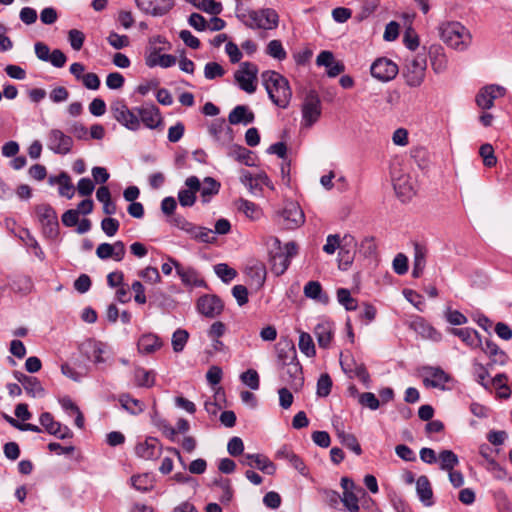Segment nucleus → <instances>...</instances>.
Wrapping results in <instances>:
<instances>
[{
    "label": "nucleus",
    "instance_id": "nucleus-1",
    "mask_svg": "<svg viewBox=\"0 0 512 512\" xmlns=\"http://www.w3.org/2000/svg\"><path fill=\"white\" fill-rule=\"evenodd\" d=\"M261 79L269 99L279 108H287L292 98V89L288 79L271 70L264 71L261 74Z\"/></svg>",
    "mask_w": 512,
    "mask_h": 512
},
{
    "label": "nucleus",
    "instance_id": "nucleus-2",
    "mask_svg": "<svg viewBox=\"0 0 512 512\" xmlns=\"http://www.w3.org/2000/svg\"><path fill=\"white\" fill-rule=\"evenodd\" d=\"M441 39L450 47L465 50L471 43L469 30L459 22H445L439 26Z\"/></svg>",
    "mask_w": 512,
    "mask_h": 512
},
{
    "label": "nucleus",
    "instance_id": "nucleus-3",
    "mask_svg": "<svg viewBox=\"0 0 512 512\" xmlns=\"http://www.w3.org/2000/svg\"><path fill=\"white\" fill-rule=\"evenodd\" d=\"M238 17L251 29L273 30L279 24V15L272 8L250 10L247 14L242 13Z\"/></svg>",
    "mask_w": 512,
    "mask_h": 512
},
{
    "label": "nucleus",
    "instance_id": "nucleus-4",
    "mask_svg": "<svg viewBox=\"0 0 512 512\" xmlns=\"http://www.w3.org/2000/svg\"><path fill=\"white\" fill-rule=\"evenodd\" d=\"M426 69L427 57L425 52L406 59L402 72L406 84L410 87H419L424 82Z\"/></svg>",
    "mask_w": 512,
    "mask_h": 512
},
{
    "label": "nucleus",
    "instance_id": "nucleus-5",
    "mask_svg": "<svg viewBox=\"0 0 512 512\" xmlns=\"http://www.w3.org/2000/svg\"><path fill=\"white\" fill-rule=\"evenodd\" d=\"M110 110L113 118L128 130L138 131L140 129L141 121L137 112L135 109H129L123 100L114 101L110 106Z\"/></svg>",
    "mask_w": 512,
    "mask_h": 512
},
{
    "label": "nucleus",
    "instance_id": "nucleus-6",
    "mask_svg": "<svg viewBox=\"0 0 512 512\" xmlns=\"http://www.w3.org/2000/svg\"><path fill=\"white\" fill-rule=\"evenodd\" d=\"M258 67L251 62H243L234 73L236 83L240 89L252 94L257 89Z\"/></svg>",
    "mask_w": 512,
    "mask_h": 512
},
{
    "label": "nucleus",
    "instance_id": "nucleus-7",
    "mask_svg": "<svg viewBox=\"0 0 512 512\" xmlns=\"http://www.w3.org/2000/svg\"><path fill=\"white\" fill-rule=\"evenodd\" d=\"M302 125L306 128L315 124L321 116V100L316 91H309L302 103Z\"/></svg>",
    "mask_w": 512,
    "mask_h": 512
},
{
    "label": "nucleus",
    "instance_id": "nucleus-8",
    "mask_svg": "<svg viewBox=\"0 0 512 512\" xmlns=\"http://www.w3.org/2000/svg\"><path fill=\"white\" fill-rule=\"evenodd\" d=\"M305 221L304 213L296 202H287L277 213V222L286 229L300 227Z\"/></svg>",
    "mask_w": 512,
    "mask_h": 512
},
{
    "label": "nucleus",
    "instance_id": "nucleus-9",
    "mask_svg": "<svg viewBox=\"0 0 512 512\" xmlns=\"http://www.w3.org/2000/svg\"><path fill=\"white\" fill-rule=\"evenodd\" d=\"M297 254V245L294 242L285 244L283 250L271 255V270L276 276L282 275L290 265L291 258Z\"/></svg>",
    "mask_w": 512,
    "mask_h": 512
},
{
    "label": "nucleus",
    "instance_id": "nucleus-10",
    "mask_svg": "<svg viewBox=\"0 0 512 512\" xmlns=\"http://www.w3.org/2000/svg\"><path fill=\"white\" fill-rule=\"evenodd\" d=\"M73 138L60 129H51L47 134V147L55 154L66 155L72 151Z\"/></svg>",
    "mask_w": 512,
    "mask_h": 512
},
{
    "label": "nucleus",
    "instance_id": "nucleus-11",
    "mask_svg": "<svg viewBox=\"0 0 512 512\" xmlns=\"http://www.w3.org/2000/svg\"><path fill=\"white\" fill-rule=\"evenodd\" d=\"M196 308L201 315L207 318H216L222 313L224 304L218 296L206 294L197 300Z\"/></svg>",
    "mask_w": 512,
    "mask_h": 512
},
{
    "label": "nucleus",
    "instance_id": "nucleus-12",
    "mask_svg": "<svg viewBox=\"0 0 512 512\" xmlns=\"http://www.w3.org/2000/svg\"><path fill=\"white\" fill-rule=\"evenodd\" d=\"M370 71L374 78L388 82L398 74V66L388 58H378L372 63Z\"/></svg>",
    "mask_w": 512,
    "mask_h": 512
},
{
    "label": "nucleus",
    "instance_id": "nucleus-13",
    "mask_svg": "<svg viewBox=\"0 0 512 512\" xmlns=\"http://www.w3.org/2000/svg\"><path fill=\"white\" fill-rule=\"evenodd\" d=\"M391 179L394 190L402 201H406L414 195V186L409 175L396 171V169L393 168L391 171Z\"/></svg>",
    "mask_w": 512,
    "mask_h": 512
},
{
    "label": "nucleus",
    "instance_id": "nucleus-14",
    "mask_svg": "<svg viewBox=\"0 0 512 512\" xmlns=\"http://www.w3.org/2000/svg\"><path fill=\"white\" fill-rule=\"evenodd\" d=\"M357 241L354 236L345 234L339 248L338 261L342 270H347L353 263L356 254Z\"/></svg>",
    "mask_w": 512,
    "mask_h": 512
},
{
    "label": "nucleus",
    "instance_id": "nucleus-15",
    "mask_svg": "<svg viewBox=\"0 0 512 512\" xmlns=\"http://www.w3.org/2000/svg\"><path fill=\"white\" fill-rule=\"evenodd\" d=\"M137 7L145 14L154 17L167 14L173 7V0H135Z\"/></svg>",
    "mask_w": 512,
    "mask_h": 512
},
{
    "label": "nucleus",
    "instance_id": "nucleus-16",
    "mask_svg": "<svg viewBox=\"0 0 512 512\" xmlns=\"http://www.w3.org/2000/svg\"><path fill=\"white\" fill-rule=\"evenodd\" d=\"M505 93L506 89L500 85H487L476 95V103L481 109H490L494 105V100L503 97Z\"/></svg>",
    "mask_w": 512,
    "mask_h": 512
},
{
    "label": "nucleus",
    "instance_id": "nucleus-17",
    "mask_svg": "<svg viewBox=\"0 0 512 512\" xmlns=\"http://www.w3.org/2000/svg\"><path fill=\"white\" fill-rule=\"evenodd\" d=\"M135 111L141 123L149 129H156L162 123L161 113L154 104H144Z\"/></svg>",
    "mask_w": 512,
    "mask_h": 512
},
{
    "label": "nucleus",
    "instance_id": "nucleus-18",
    "mask_svg": "<svg viewBox=\"0 0 512 512\" xmlns=\"http://www.w3.org/2000/svg\"><path fill=\"white\" fill-rule=\"evenodd\" d=\"M423 383L426 387L445 389V384L450 381V376L439 367H424Z\"/></svg>",
    "mask_w": 512,
    "mask_h": 512
},
{
    "label": "nucleus",
    "instance_id": "nucleus-19",
    "mask_svg": "<svg viewBox=\"0 0 512 512\" xmlns=\"http://www.w3.org/2000/svg\"><path fill=\"white\" fill-rule=\"evenodd\" d=\"M240 462L245 466L256 467L268 475H273L276 471L275 465L262 454H245Z\"/></svg>",
    "mask_w": 512,
    "mask_h": 512
},
{
    "label": "nucleus",
    "instance_id": "nucleus-20",
    "mask_svg": "<svg viewBox=\"0 0 512 512\" xmlns=\"http://www.w3.org/2000/svg\"><path fill=\"white\" fill-rule=\"evenodd\" d=\"M408 327L421 337L437 341L440 339L438 332L422 317L413 316L407 323Z\"/></svg>",
    "mask_w": 512,
    "mask_h": 512
},
{
    "label": "nucleus",
    "instance_id": "nucleus-21",
    "mask_svg": "<svg viewBox=\"0 0 512 512\" xmlns=\"http://www.w3.org/2000/svg\"><path fill=\"white\" fill-rule=\"evenodd\" d=\"M161 447L156 438L149 437L144 442L138 443L135 447V453L138 457L145 460H152L159 457Z\"/></svg>",
    "mask_w": 512,
    "mask_h": 512
},
{
    "label": "nucleus",
    "instance_id": "nucleus-22",
    "mask_svg": "<svg viewBox=\"0 0 512 512\" xmlns=\"http://www.w3.org/2000/svg\"><path fill=\"white\" fill-rule=\"evenodd\" d=\"M210 134L222 146L229 145L234 139L232 129L225 123L224 120L214 122L209 128Z\"/></svg>",
    "mask_w": 512,
    "mask_h": 512
},
{
    "label": "nucleus",
    "instance_id": "nucleus-23",
    "mask_svg": "<svg viewBox=\"0 0 512 512\" xmlns=\"http://www.w3.org/2000/svg\"><path fill=\"white\" fill-rule=\"evenodd\" d=\"M36 213L43 226H46L51 234L56 233L58 221L54 209L50 205L41 204L36 207Z\"/></svg>",
    "mask_w": 512,
    "mask_h": 512
},
{
    "label": "nucleus",
    "instance_id": "nucleus-24",
    "mask_svg": "<svg viewBox=\"0 0 512 512\" xmlns=\"http://www.w3.org/2000/svg\"><path fill=\"white\" fill-rule=\"evenodd\" d=\"M171 264L175 267L177 274L181 278V281L186 286L192 287H201L204 285V281L199 278L197 272L192 268L184 269L181 265L174 259H169Z\"/></svg>",
    "mask_w": 512,
    "mask_h": 512
},
{
    "label": "nucleus",
    "instance_id": "nucleus-25",
    "mask_svg": "<svg viewBox=\"0 0 512 512\" xmlns=\"http://www.w3.org/2000/svg\"><path fill=\"white\" fill-rule=\"evenodd\" d=\"M176 60L175 56L170 54H159L156 49L150 50L145 57V63L150 68L155 66L168 68L175 65Z\"/></svg>",
    "mask_w": 512,
    "mask_h": 512
},
{
    "label": "nucleus",
    "instance_id": "nucleus-26",
    "mask_svg": "<svg viewBox=\"0 0 512 512\" xmlns=\"http://www.w3.org/2000/svg\"><path fill=\"white\" fill-rule=\"evenodd\" d=\"M482 351L490 358V363L488 366L492 365H505L508 356L507 354L501 350L498 345L490 340L485 342V345L481 347Z\"/></svg>",
    "mask_w": 512,
    "mask_h": 512
},
{
    "label": "nucleus",
    "instance_id": "nucleus-27",
    "mask_svg": "<svg viewBox=\"0 0 512 512\" xmlns=\"http://www.w3.org/2000/svg\"><path fill=\"white\" fill-rule=\"evenodd\" d=\"M15 377L30 396L40 397L44 395V388L36 377L27 376L23 373H15Z\"/></svg>",
    "mask_w": 512,
    "mask_h": 512
},
{
    "label": "nucleus",
    "instance_id": "nucleus-28",
    "mask_svg": "<svg viewBox=\"0 0 512 512\" xmlns=\"http://www.w3.org/2000/svg\"><path fill=\"white\" fill-rule=\"evenodd\" d=\"M163 343L161 339L152 333L142 335L137 343L138 351L142 354H151L159 350Z\"/></svg>",
    "mask_w": 512,
    "mask_h": 512
},
{
    "label": "nucleus",
    "instance_id": "nucleus-29",
    "mask_svg": "<svg viewBox=\"0 0 512 512\" xmlns=\"http://www.w3.org/2000/svg\"><path fill=\"white\" fill-rule=\"evenodd\" d=\"M254 118V113L247 106L238 105L229 113L228 121L232 125L240 123L247 125L252 123Z\"/></svg>",
    "mask_w": 512,
    "mask_h": 512
},
{
    "label": "nucleus",
    "instance_id": "nucleus-30",
    "mask_svg": "<svg viewBox=\"0 0 512 512\" xmlns=\"http://www.w3.org/2000/svg\"><path fill=\"white\" fill-rule=\"evenodd\" d=\"M450 332L459 337L470 348L481 346V339L478 332L471 328H451Z\"/></svg>",
    "mask_w": 512,
    "mask_h": 512
},
{
    "label": "nucleus",
    "instance_id": "nucleus-31",
    "mask_svg": "<svg viewBox=\"0 0 512 512\" xmlns=\"http://www.w3.org/2000/svg\"><path fill=\"white\" fill-rule=\"evenodd\" d=\"M429 55L431 60V66L435 73H442L443 71L446 70L448 60L441 46H431Z\"/></svg>",
    "mask_w": 512,
    "mask_h": 512
},
{
    "label": "nucleus",
    "instance_id": "nucleus-32",
    "mask_svg": "<svg viewBox=\"0 0 512 512\" xmlns=\"http://www.w3.org/2000/svg\"><path fill=\"white\" fill-rule=\"evenodd\" d=\"M87 357L95 364H102L107 361L104 357L105 349L101 342L88 341L83 344Z\"/></svg>",
    "mask_w": 512,
    "mask_h": 512
},
{
    "label": "nucleus",
    "instance_id": "nucleus-33",
    "mask_svg": "<svg viewBox=\"0 0 512 512\" xmlns=\"http://www.w3.org/2000/svg\"><path fill=\"white\" fill-rule=\"evenodd\" d=\"M333 333H334V329H333L331 323H329V322L319 323L314 328V334L317 338L318 345L321 348L329 347L331 340H332Z\"/></svg>",
    "mask_w": 512,
    "mask_h": 512
},
{
    "label": "nucleus",
    "instance_id": "nucleus-34",
    "mask_svg": "<svg viewBox=\"0 0 512 512\" xmlns=\"http://www.w3.org/2000/svg\"><path fill=\"white\" fill-rule=\"evenodd\" d=\"M427 250L418 243L414 244V260L412 276L418 278L422 275L426 265Z\"/></svg>",
    "mask_w": 512,
    "mask_h": 512
},
{
    "label": "nucleus",
    "instance_id": "nucleus-35",
    "mask_svg": "<svg viewBox=\"0 0 512 512\" xmlns=\"http://www.w3.org/2000/svg\"><path fill=\"white\" fill-rule=\"evenodd\" d=\"M416 491L420 500L426 506L432 505L433 492L427 476L422 475L416 480Z\"/></svg>",
    "mask_w": 512,
    "mask_h": 512
},
{
    "label": "nucleus",
    "instance_id": "nucleus-36",
    "mask_svg": "<svg viewBox=\"0 0 512 512\" xmlns=\"http://www.w3.org/2000/svg\"><path fill=\"white\" fill-rule=\"evenodd\" d=\"M228 155L238 162L245 164L246 166H254L253 153L247 148L240 145H233L230 148Z\"/></svg>",
    "mask_w": 512,
    "mask_h": 512
},
{
    "label": "nucleus",
    "instance_id": "nucleus-37",
    "mask_svg": "<svg viewBox=\"0 0 512 512\" xmlns=\"http://www.w3.org/2000/svg\"><path fill=\"white\" fill-rule=\"evenodd\" d=\"M50 183H57L60 185L59 194L68 199L74 196V186L71 183V179L65 172L61 173L58 177L50 178Z\"/></svg>",
    "mask_w": 512,
    "mask_h": 512
},
{
    "label": "nucleus",
    "instance_id": "nucleus-38",
    "mask_svg": "<svg viewBox=\"0 0 512 512\" xmlns=\"http://www.w3.org/2000/svg\"><path fill=\"white\" fill-rule=\"evenodd\" d=\"M119 402L125 410L134 415L140 414L145 409V404L142 401L132 398L129 394L121 395Z\"/></svg>",
    "mask_w": 512,
    "mask_h": 512
},
{
    "label": "nucleus",
    "instance_id": "nucleus-39",
    "mask_svg": "<svg viewBox=\"0 0 512 512\" xmlns=\"http://www.w3.org/2000/svg\"><path fill=\"white\" fill-rule=\"evenodd\" d=\"M135 384L139 387H152L155 382V376L152 371L145 370L144 368L137 367L134 370Z\"/></svg>",
    "mask_w": 512,
    "mask_h": 512
},
{
    "label": "nucleus",
    "instance_id": "nucleus-40",
    "mask_svg": "<svg viewBox=\"0 0 512 512\" xmlns=\"http://www.w3.org/2000/svg\"><path fill=\"white\" fill-rule=\"evenodd\" d=\"M459 464L458 456L451 450H443L439 453L440 469L444 471L453 470Z\"/></svg>",
    "mask_w": 512,
    "mask_h": 512
},
{
    "label": "nucleus",
    "instance_id": "nucleus-41",
    "mask_svg": "<svg viewBox=\"0 0 512 512\" xmlns=\"http://www.w3.org/2000/svg\"><path fill=\"white\" fill-rule=\"evenodd\" d=\"M337 436L340 439V442L356 455H360L362 453L361 446L353 434L346 433L344 430L338 428Z\"/></svg>",
    "mask_w": 512,
    "mask_h": 512
},
{
    "label": "nucleus",
    "instance_id": "nucleus-42",
    "mask_svg": "<svg viewBox=\"0 0 512 512\" xmlns=\"http://www.w3.org/2000/svg\"><path fill=\"white\" fill-rule=\"evenodd\" d=\"M193 239L203 243H213L216 240L213 230L194 225L190 234Z\"/></svg>",
    "mask_w": 512,
    "mask_h": 512
},
{
    "label": "nucleus",
    "instance_id": "nucleus-43",
    "mask_svg": "<svg viewBox=\"0 0 512 512\" xmlns=\"http://www.w3.org/2000/svg\"><path fill=\"white\" fill-rule=\"evenodd\" d=\"M300 351L307 357H314L316 354L315 345L311 335L307 332H300L299 343Z\"/></svg>",
    "mask_w": 512,
    "mask_h": 512
},
{
    "label": "nucleus",
    "instance_id": "nucleus-44",
    "mask_svg": "<svg viewBox=\"0 0 512 512\" xmlns=\"http://www.w3.org/2000/svg\"><path fill=\"white\" fill-rule=\"evenodd\" d=\"M131 484L136 490L141 492H147L153 488V480L149 474L132 476Z\"/></svg>",
    "mask_w": 512,
    "mask_h": 512
},
{
    "label": "nucleus",
    "instance_id": "nucleus-45",
    "mask_svg": "<svg viewBox=\"0 0 512 512\" xmlns=\"http://www.w3.org/2000/svg\"><path fill=\"white\" fill-rule=\"evenodd\" d=\"M473 374L475 377V380L483 386L485 389H490V382L487 381L489 378V371L488 368L485 367L483 364L474 361L473 362Z\"/></svg>",
    "mask_w": 512,
    "mask_h": 512
},
{
    "label": "nucleus",
    "instance_id": "nucleus-46",
    "mask_svg": "<svg viewBox=\"0 0 512 512\" xmlns=\"http://www.w3.org/2000/svg\"><path fill=\"white\" fill-rule=\"evenodd\" d=\"M239 210L251 220H258L262 216V211L259 206L248 200H240Z\"/></svg>",
    "mask_w": 512,
    "mask_h": 512
},
{
    "label": "nucleus",
    "instance_id": "nucleus-47",
    "mask_svg": "<svg viewBox=\"0 0 512 512\" xmlns=\"http://www.w3.org/2000/svg\"><path fill=\"white\" fill-rule=\"evenodd\" d=\"M266 53L278 61H283L287 57V52L280 40H271L267 45Z\"/></svg>",
    "mask_w": 512,
    "mask_h": 512
},
{
    "label": "nucleus",
    "instance_id": "nucleus-48",
    "mask_svg": "<svg viewBox=\"0 0 512 512\" xmlns=\"http://www.w3.org/2000/svg\"><path fill=\"white\" fill-rule=\"evenodd\" d=\"M337 300L348 311L357 309L356 299L351 296L350 291L346 288H339L337 290Z\"/></svg>",
    "mask_w": 512,
    "mask_h": 512
},
{
    "label": "nucleus",
    "instance_id": "nucleus-49",
    "mask_svg": "<svg viewBox=\"0 0 512 512\" xmlns=\"http://www.w3.org/2000/svg\"><path fill=\"white\" fill-rule=\"evenodd\" d=\"M220 183L217 182L212 177H206L203 181V185L201 186V195L204 198V201H208L209 197L215 195L219 192Z\"/></svg>",
    "mask_w": 512,
    "mask_h": 512
},
{
    "label": "nucleus",
    "instance_id": "nucleus-50",
    "mask_svg": "<svg viewBox=\"0 0 512 512\" xmlns=\"http://www.w3.org/2000/svg\"><path fill=\"white\" fill-rule=\"evenodd\" d=\"M214 271L216 275L225 283L232 281L237 276L236 270L229 267L225 263H219L215 265Z\"/></svg>",
    "mask_w": 512,
    "mask_h": 512
},
{
    "label": "nucleus",
    "instance_id": "nucleus-51",
    "mask_svg": "<svg viewBox=\"0 0 512 512\" xmlns=\"http://www.w3.org/2000/svg\"><path fill=\"white\" fill-rule=\"evenodd\" d=\"M189 338V334L184 329H177L172 335V347L174 352H181Z\"/></svg>",
    "mask_w": 512,
    "mask_h": 512
},
{
    "label": "nucleus",
    "instance_id": "nucleus-52",
    "mask_svg": "<svg viewBox=\"0 0 512 512\" xmlns=\"http://www.w3.org/2000/svg\"><path fill=\"white\" fill-rule=\"evenodd\" d=\"M241 381L252 390H258L260 386L259 375L256 370L248 369L240 376Z\"/></svg>",
    "mask_w": 512,
    "mask_h": 512
},
{
    "label": "nucleus",
    "instance_id": "nucleus-53",
    "mask_svg": "<svg viewBox=\"0 0 512 512\" xmlns=\"http://www.w3.org/2000/svg\"><path fill=\"white\" fill-rule=\"evenodd\" d=\"M480 156L483 158V163L486 167H493L497 163L494 155V149L490 144H483L479 150Z\"/></svg>",
    "mask_w": 512,
    "mask_h": 512
},
{
    "label": "nucleus",
    "instance_id": "nucleus-54",
    "mask_svg": "<svg viewBox=\"0 0 512 512\" xmlns=\"http://www.w3.org/2000/svg\"><path fill=\"white\" fill-rule=\"evenodd\" d=\"M195 7L213 15H217L222 11L221 3L215 0H200L195 3Z\"/></svg>",
    "mask_w": 512,
    "mask_h": 512
},
{
    "label": "nucleus",
    "instance_id": "nucleus-55",
    "mask_svg": "<svg viewBox=\"0 0 512 512\" xmlns=\"http://www.w3.org/2000/svg\"><path fill=\"white\" fill-rule=\"evenodd\" d=\"M40 424L45 428V430L53 435L56 432V429H59L60 423L55 421L52 414L49 412H43L39 418Z\"/></svg>",
    "mask_w": 512,
    "mask_h": 512
},
{
    "label": "nucleus",
    "instance_id": "nucleus-56",
    "mask_svg": "<svg viewBox=\"0 0 512 512\" xmlns=\"http://www.w3.org/2000/svg\"><path fill=\"white\" fill-rule=\"evenodd\" d=\"M240 181L253 194H256L258 191L261 190V188H259L258 179L255 178L250 172L246 170H243L241 172Z\"/></svg>",
    "mask_w": 512,
    "mask_h": 512
},
{
    "label": "nucleus",
    "instance_id": "nucleus-57",
    "mask_svg": "<svg viewBox=\"0 0 512 512\" xmlns=\"http://www.w3.org/2000/svg\"><path fill=\"white\" fill-rule=\"evenodd\" d=\"M224 74L225 70L217 62H208L204 67V76L206 79L212 80L222 77Z\"/></svg>",
    "mask_w": 512,
    "mask_h": 512
},
{
    "label": "nucleus",
    "instance_id": "nucleus-58",
    "mask_svg": "<svg viewBox=\"0 0 512 512\" xmlns=\"http://www.w3.org/2000/svg\"><path fill=\"white\" fill-rule=\"evenodd\" d=\"M332 387V380L328 374H322L317 382V395L319 397H326L330 394Z\"/></svg>",
    "mask_w": 512,
    "mask_h": 512
},
{
    "label": "nucleus",
    "instance_id": "nucleus-59",
    "mask_svg": "<svg viewBox=\"0 0 512 512\" xmlns=\"http://www.w3.org/2000/svg\"><path fill=\"white\" fill-rule=\"evenodd\" d=\"M24 234H25V237H21V239L24 241V243L32 248L34 250V255L40 259V260H43L44 259V252L42 251L39 243L37 242V240L30 234L29 230L25 229L24 230Z\"/></svg>",
    "mask_w": 512,
    "mask_h": 512
},
{
    "label": "nucleus",
    "instance_id": "nucleus-60",
    "mask_svg": "<svg viewBox=\"0 0 512 512\" xmlns=\"http://www.w3.org/2000/svg\"><path fill=\"white\" fill-rule=\"evenodd\" d=\"M359 403L371 410H376L380 406V400L372 392H364L359 395Z\"/></svg>",
    "mask_w": 512,
    "mask_h": 512
},
{
    "label": "nucleus",
    "instance_id": "nucleus-61",
    "mask_svg": "<svg viewBox=\"0 0 512 512\" xmlns=\"http://www.w3.org/2000/svg\"><path fill=\"white\" fill-rule=\"evenodd\" d=\"M322 286L318 281H309L304 286V295L307 298L321 300Z\"/></svg>",
    "mask_w": 512,
    "mask_h": 512
},
{
    "label": "nucleus",
    "instance_id": "nucleus-62",
    "mask_svg": "<svg viewBox=\"0 0 512 512\" xmlns=\"http://www.w3.org/2000/svg\"><path fill=\"white\" fill-rule=\"evenodd\" d=\"M108 43L115 49L119 50L129 45V37L126 35H119L116 32H111L107 37Z\"/></svg>",
    "mask_w": 512,
    "mask_h": 512
},
{
    "label": "nucleus",
    "instance_id": "nucleus-63",
    "mask_svg": "<svg viewBox=\"0 0 512 512\" xmlns=\"http://www.w3.org/2000/svg\"><path fill=\"white\" fill-rule=\"evenodd\" d=\"M341 501L344 504V506L347 508V510H349L350 512H358L359 511L358 497L356 496V494L353 491L343 492Z\"/></svg>",
    "mask_w": 512,
    "mask_h": 512
},
{
    "label": "nucleus",
    "instance_id": "nucleus-64",
    "mask_svg": "<svg viewBox=\"0 0 512 512\" xmlns=\"http://www.w3.org/2000/svg\"><path fill=\"white\" fill-rule=\"evenodd\" d=\"M341 244L342 238H340L338 234L328 235L326 244L323 246V251L329 255H332L337 249L340 248Z\"/></svg>",
    "mask_w": 512,
    "mask_h": 512
}]
</instances>
